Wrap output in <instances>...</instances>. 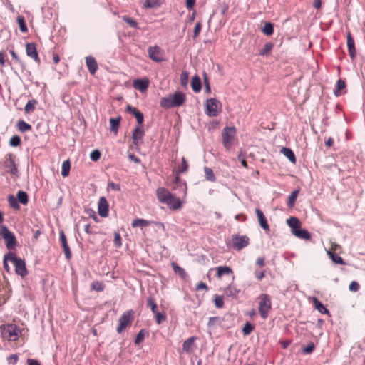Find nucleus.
Segmentation results:
<instances>
[{
  "label": "nucleus",
  "mask_w": 365,
  "mask_h": 365,
  "mask_svg": "<svg viewBox=\"0 0 365 365\" xmlns=\"http://www.w3.org/2000/svg\"><path fill=\"white\" fill-rule=\"evenodd\" d=\"M92 289L98 292H101L104 289V285L101 282H94L92 283Z\"/></svg>",
  "instance_id": "nucleus-60"
},
{
  "label": "nucleus",
  "mask_w": 365,
  "mask_h": 365,
  "mask_svg": "<svg viewBox=\"0 0 365 365\" xmlns=\"http://www.w3.org/2000/svg\"><path fill=\"white\" fill-rule=\"evenodd\" d=\"M113 242L115 246L118 248L122 245L121 237L118 232L115 233Z\"/></svg>",
  "instance_id": "nucleus-59"
},
{
  "label": "nucleus",
  "mask_w": 365,
  "mask_h": 365,
  "mask_svg": "<svg viewBox=\"0 0 365 365\" xmlns=\"http://www.w3.org/2000/svg\"><path fill=\"white\" fill-rule=\"evenodd\" d=\"M133 319V311L124 312L119 318V325L116 329L118 334H121L130 325Z\"/></svg>",
  "instance_id": "nucleus-7"
},
{
  "label": "nucleus",
  "mask_w": 365,
  "mask_h": 365,
  "mask_svg": "<svg viewBox=\"0 0 365 365\" xmlns=\"http://www.w3.org/2000/svg\"><path fill=\"white\" fill-rule=\"evenodd\" d=\"M296 237L304 239L309 240L311 237L310 233L305 229H301L300 227L294 230V232H292Z\"/></svg>",
  "instance_id": "nucleus-27"
},
{
  "label": "nucleus",
  "mask_w": 365,
  "mask_h": 365,
  "mask_svg": "<svg viewBox=\"0 0 365 365\" xmlns=\"http://www.w3.org/2000/svg\"><path fill=\"white\" fill-rule=\"evenodd\" d=\"M255 212L260 227L265 231H269V226L262 211L260 209L257 208L255 210Z\"/></svg>",
  "instance_id": "nucleus-18"
},
{
  "label": "nucleus",
  "mask_w": 365,
  "mask_h": 365,
  "mask_svg": "<svg viewBox=\"0 0 365 365\" xmlns=\"http://www.w3.org/2000/svg\"><path fill=\"white\" fill-rule=\"evenodd\" d=\"M26 51L28 56L34 59L36 62H40L36 48L34 43H27L26 45Z\"/></svg>",
  "instance_id": "nucleus-16"
},
{
  "label": "nucleus",
  "mask_w": 365,
  "mask_h": 365,
  "mask_svg": "<svg viewBox=\"0 0 365 365\" xmlns=\"http://www.w3.org/2000/svg\"><path fill=\"white\" fill-rule=\"evenodd\" d=\"M347 46L349 50V56L351 58H354L356 56V49L354 46V41L351 34L349 33L347 36Z\"/></svg>",
  "instance_id": "nucleus-23"
},
{
  "label": "nucleus",
  "mask_w": 365,
  "mask_h": 365,
  "mask_svg": "<svg viewBox=\"0 0 365 365\" xmlns=\"http://www.w3.org/2000/svg\"><path fill=\"white\" fill-rule=\"evenodd\" d=\"M108 189L114 191H120V185L113 182H109L108 183Z\"/></svg>",
  "instance_id": "nucleus-61"
},
{
  "label": "nucleus",
  "mask_w": 365,
  "mask_h": 365,
  "mask_svg": "<svg viewBox=\"0 0 365 365\" xmlns=\"http://www.w3.org/2000/svg\"><path fill=\"white\" fill-rule=\"evenodd\" d=\"M281 152H282V153L284 154V156H286L290 160V162H292V163H296L295 155H294V152L290 148H282L281 150Z\"/></svg>",
  "instance_id": "nucleus-30"
},
{
  "label": "nucleus",
  "mask_w": 365,
  "mask_h": 365,
  "mask_svg": "<svg viewBox=\"0 0 365 365\" xmlns=\"http://www.w3.org/2000/svg\"><path fill=\"white\" fill-rule=\"evenodd\" d=\"M262 32L267 36H271L274 33L273 24L270 22H266L264 27L262 29Z\"/></svg>",
  "instance_id": "nucleus-44"
},
{
  "label": "nucleus",
  "mask_w": 365,
  "mask_h": 365,
  "mask_svg": "<svg viewBox=\"0 0 365 365\" xmlns=\"http://www.w3.org/2000/svg\"><path fill=\"white\" fill-rule=\"evenodd\" d=\"M274 44L272 42H268L264 44L263 48L259 50V54L260 56H267L273 48Z\"/></svg>",
  "instance_id": "nucleus-37"
},
{
  "label": "nucleus",
  "mask_w": 365,
  "mask_h": 365,
  "mask_svg": "<svg viewBox=\"0 0 365 365\" xmlns=\"http://www.w3.org/2000/svg\"><path fill=\"white\" fill-rule=\"evenodd\" d=\"M101 155V153L98 150H94L91 153L90 158L93 161H97L100 159Z\"/></svg>",
  "instance_id": "nucleus-57"
},
{
  "label": "nucleus",
  "mask_w": 365,
  "mask_h": 365,
  "mask_svg": "<svg viewBox=\"0 0 365 365\" xmlns=\"http://www.w3.org/2000/svg\"><path fill=\"white\" fill-rule=\"evenodd\" d=\"M191 87L194 92L198 93L202 88L200 78L198 76L195 75L192 77L191 81Z\"/></svg>",
  "instance_id": "nucleus-26"
},
{
  "label": "nucleus",
  "mask_w": 365,
  "mask_h": 365,
  "mask_svg": "<svg viewBox=\"0 0 365 365\" xmlns=\"http://www.w3.org/2000/svg\"><path fill=\"white\" fill-rule=\"evenodd\" d=\"M1 165L4 168L6 173L16 177L19 176V170L15 163V155L12 153H8L4 156L1 162Z\"/></svg>",
  "instance_id": "nucleus-2"
},
{
  "label": "nucleus",
  "mask_w": 365,
  "mask_h": 365,
  "mask_svg": "<svg viewBox=\"0 0 365 365\" xmlns=\"http://www.w3.org/2000/svg\"><path fill=\"white\" fill-rule=\"evenodd\" d=\"M232 248L235 250H241L249 245V238L246 235H233L232 236Z\"/></svg>",
  "instance_id": "nucleus-8"
},
{
  "label": "nucleus",
  "mask_w": 365,
  "mask_h": 365,
  "mask_svg": "<svg viewBox=\"0 0 365 365\" xmlns=\"http://www.w3.org/2000/svg\"><path fill=\"white\" fill-rule=\"evenodd\" d=\"M172 195L173 194L168 190L164 187H158L156 190L158 200L163 204L166 202L168 198L171 197Z\"/></svg>",
  "instance_id": "nucleus-13"
},
{
  "label": "nucleus",
  "mask_w": 365,
  "mask_h": 365,
  "mask_svg": "<svg viewBox=\"0 0 365 365\" xmlns=\"http://www.w3.org/2000/svg\"><path fill=\"white\" fill-rule=\"evenodd\" d=\"M9 261L14 264L15 272L18 275L24 277L27 274L25 262L21 258H18L14 252H9Z\"/></svg>",
  "instance_id": "nucleus-4"
},
{
  "label": "nucleus",
  "mask_w": 365,
  "mask_h": 365,
  "mask_svg": "<svg viewBox=\"0 0 365 365\" xmlns=\"http://www.w3.org/2000/svg\"><path fill=\"white\" fill-rule=\"evenodd\" d=\"M287 225L292 229V232H294V230H297L300 227L301 222L296 217H291L287 220Z\"/></svg>",
  "instance_id": "nucleus-28"
},
{
  "label": "nucleus",
  "mask_w": 365,
  "mask_h": 365,
  "mask_svg": "<svg viewBox=\"0 0 365 365\" xmlns=\"http://www.w3.org/2000/svg\"><path fill=\"white\" fill-rule=\"evenodd\" d=\"M217 273L219 277H221L224 274H230L232 273L230 267L227 266H220L217 268Z\"/></svg>",
  "instance_id": "nucleus-40"
},
{
  "label": "nucleus",
  "mask_w": 365,
  "mask_h": 365,
  "mask_svg": "<svg viewBox=\"0 0 365 365\" xmlns=\"http://www.w3.org/2000/svg\"><path fill=\"white\" fill-rule=\"evenodd\" d=\"M150 224V221H148L144 219H139L137 218L132 222V227H140L141 228H143L145 227L148 226Z\"/></svg>",
  "instance_id": "nucleus-33"
},
{
  "label": "nucleus",
  "mask_w": 365,
  "mask_h": 365,
  "mask_svg": "<svg viewBox=\"0 0 365 365\" xmlns=\"http://www.w3.org/2000/svg\"><path fill=\"white\" fill-rule=\"evenodd\" d=\"M217 103L216 98H210L206 101V114L210 117H215L218 115L217 110Z\"/></svg>",
  "instance_id": "nucleus-10"
},
{
  "label": "nucleus",
  "mask_w": 365,
  "mask_h": 365,
  "mask_svg": "<svg viewBox=\"0 0 365 365\" xmlns=\"http://www.w3.org/2000/svg\"><path fill=\"white\" fill-rule=\"evenodd\" d=\"M36 101L35 100L29 101L26 104L24 110L26 113H30L35 109V104Z\"/></svg>",
  "instance_id": "nucleus-53"
},
{
  "label": "nucleus",
  "mask_w": 365,
  "mask_h": 365,
  "mask_svg": "<svg viewBox=\"0 0 365 365\" xmlns=\"http://www.w3.org/2000/svg\"><path fill=\"white\" fill-rule=\"evenodd\" d=\"M201 28H202V25L200 22H197L195 26V28H194V38L197 37L200 31H201Z\"/></svg>",
  "instance_id": "nucleus-64"
},
{
  "label": "nucleus",
  "mask_w": 365,
  "mask_h": 365,
  "mask_svg": "<svg viewBox=\"0 0 365 365\" xmlns=\"http://www.w3.org/2000/svg\"><path fill=\"white\" fill-rule=\"evenodd\" d=\"M145 135V131L141 126H136L132 133L133 143L135 145L138 146L140 143V140Z\"/></svg>",
  "instance_id": "nucleus-12"
},
{
  "label": "nucleus",
  "mask_w": 365,
  "mask_h": 365,
  "mask_svg": "<svg viewBox=\"0 0 365 365\" xmlns=\"http://www.w3.org/2000/svg\"><path fill=\"white\" fill-rule=\"evenodd\" d=\"M60 241L63 249V252L67 259H70L71 257V252L68 245L66 235L63 231L60 232Z\"/></svg>",
  "instance_id": "nucleus-20"
},
{
  "label": "nucleus",
  "mask_w": 365,
  "mask_h": 365,
  "mask_svg": "<svg viewBox=\"0 0 365 365\" xmlns=\"http://www.w3.org/2000/svg\"><path fill=\"white\" fill-rule=\"evenodd\" d=\"M149 86V81L147 78H137L133 81V87L140 92L145 91Z\"/></svg>",
  "instance_id": "nucleus-15"
},
{
  "label": "nucleus",
  "mask_w": 365,
  "mask_h": 365,
  "mask_svg": "<svg viewBox=\"0 0 365 365\" xmlns=\"http://www.w3.org/2000/svg\"><path fill=\"white\" fill-rule=\"evenodd\" d=\"M8 202L11 207L15 210H19L20 208L17 198L14 197L13 195L9 196Z\"/></svg>",
  "instance_id": "nucleus-49"
},
{
  "label": "nucleus",
  "mask_w": 365,
  "mask_h": 365,
  "mask_svg": "<svg viewBox=\"0 0 365 365\" xmlns=\"http://www.w3.org/2000/svg\"><path fill=\"white\" fill-rule=\"evenodd\" d=\"M17 23L19 26L20 31L23 33H26L28 31L27 26L26 24L25 19L23 16H19L16 19Z\"/></svg>",
  "instance_id": "nucleus-46"
},
{
  "label": "nucleus",
  "mask_w": 365,
  "mask_h": 365,
  "mask_svg": "<svg viewBox=\"0 0 365 365\" xmlns=\"http://www.w3.org/2000/svg\"><path fill=\"white\" fill-rule=\"evenodd\" d=\"M121 118L118 116L117 118H110V131L117 134L118 128L120 125Z\"/></svg>",
  "instance_id": "nucleus-29"
},
{
  "label": "nucleus",
  "mask_w": 365,
  "mask_h": 365,
  "mask_svg": "<svg viewBox=\"0 0 365 365\" xmlns=\"http://www.w3.org/2000/svg\"><path fill=\"white\" fill-rule=\"evenodd\" d=\"M123 20L126 22L130 27L134 29L138 28V24L132 18L128 16H123L122 17Z\"/></svg>",
  "instance_id": "nucleus-51"
},
{
  "label": "nucleus",
  "mask_w": 365,
  "mask_h": 365,
  "mask_svg": "<svg viewBox=\"0 0 365 365\" xmlns=\"http://www.w3.org/2000/svg\"><path fill=\"white\" fill-rule=\"evenodd\" d=\"M98 211L100 216L106 217L108 215L109 205L105 197H101L98 205Z\"/></svg>",
  "instance_id": "nucleus-11"
},
{
  "label": "nucleus",
  "mask_w": 365,
  "mask_h": 365,
  "mask_svg": "<svg viewBox=\"0 0 365 365\" xmlns=\"http://www.w3.org/2000/svg\"><path fill=\"white\" fill-rule=\"evenodd\" d=\"M328 255L329 257L331 259V260L335 263L338 264H345V262H344V259L338 255L334 252H332L331 251H329Z\"/></svg>",
  "instance_id": "nucleus-39"
},
{
  "label": "nucleus",
  "mask_w": 365,
  "mask_h": 365,
  "mask_svg": "<svg viewBox=\"0 0 365 365\" xmlns=\"http://www.w3.org/2000/svg\"><path fill=\"white\" fill-rule=\"evenodd\" d=\"M0 332L3 339L11 341H16L21 333L20 329L14 324L1 325Z\"/></svg>",
  "instance_id": "nucleus-1"
},
{
  "label": "nucleus",
  "mask_w": 365,
  "mask_h": 365,
  "mask_svg": "<svg viewBox=\"0 0 365 365\" xmlns=\"http://www.w3.org/2000/svg\"><path fill=\"white\" fill-rule=\"evenodd\" d=\"M299 193V190H295L291 192V194L289 195V196L288 197V201H287V206L289 207H292L294 205L296 199H297Z\"/></svg>",
  "instance_id": "nucleus-35"
},
{
  "label": "nucleus",
  "mask_w": 365,
  "mask_h": 365,
  "mask_svg": "<svg viewBox=\"0 0 365 365\" xmlns=\"http://www.w3.org/2000/svg\"><path fill=\"white\" fill-rule=\"evenodd\" d=\"M71 169V163L69 160H64L61 167V175L63 177H67L69 175Z\"/></svg>",
  "instance_id": "nucleus-36"
},
{
  "label": "nucleus",
  "mask_w": 365,
  "mask_h": 365,
  "mask_svg": "<svg viewBox=\"0 0 365 365\" xmlns=\"http://www.w3.org/2000/svg\"><path fill=\"white\" fill-rule=\"evenodd\" d=\"M240 292V289H238L235 285L230 284L224 289V293L227 297H236Z\"/></svg>",
  "instance_id": "nucleus-25"
},
{
  "label": "nucleus",
  "mask_w": 365,
  "mask_h": 365,
  "mask_svg": "<svg viewBox=\"0 0 365 365\" xmlns=\"http://www.w3.org/2000/svg\"><path fill=\"white\" fill-rule=\"evenodd\" d=\"M203 81H204L205 92L207 93H210L211 92V88H210L209 79H208V77H207L206 73H204V74H203Z\"/></svg>",
  "instance_id": "nucleus-56"
},
{
  "label": "nucleus",
  "mask_w": 365,
  "mask_h": 365,
  "mask_svg": "<svg viewBox=\"0 0 365 365\" xmlns=\"http://www.w3.org/2000/svg\"><path fill=\"white\" fill-rule=\"evenodd\" d=\"M17 128L20 132L25 133L30 130L31 129V126L24 120H19L17 122Z\"/></svg>",
  "instance_id": "nucleus-34"
},
{
  "label": "nucleus",
  "mask_w": 365,
  "mask_h": 365,
  "mask_svg": "<svg viewBox=\"0 0 365 365\" xmlns=\"http://www.w3.org/2000/svg\"><path fill=\"white\" fill-rule=\"evenodd\" d=\"M127 110L135 117L136 120L139 125L143 123L144 115L137 108L128 105L127 106Z\"/></svg>",
  "instance_id": "nucleus-21"
},
{
  "label": "nucleus",
  "mask_w": 365,
  "mask_h": 365,
  "mask_svg": "<svg viewBox=\"0 0 365 365\" xmlns=\"http://www.w3.org/2000/svg\"><path fill=\"white\" fill-rule=\"evenodd\" d=\"M173 105L174 107H180L183 105L185 101V95L180 91H177L172 95Z\"/></svg>",
  "instance_id": "nucleus-19"
},
{
  "label": "nucleus",
  "mask_w": 365,
  "mask_h": 365,
  "mask_svg": "<svg viewBox=\"0 0 365 365\" xmlns=\"http://www.w3.org/2000/svg\"><path fill=\"white\" fill-rule=\"evenodd\" d=\"M155 322L158 324H160L167 319L165 314L163 312H158L155 314Z\"/></svg>",
  "instance_id": "nucleus-52"
},
{
  "label": "nucleus",
  "mask_w": 365,
  "mask_h": 365,
  "mask_svg": "<svg viewBox=\"0 0 365 365\" xmlns=\"http://www.w3.org/2000/svg\"><path fill=\"white\" fill-rule=\"evenodd\" d=\"M236 134V128L235 127L226 126L222 132L223 146L229 150L232 147V141Z\"/></svg>",
  "instance_id": "nucleus-6"
},
{
  "label": "nucleus",
  "mask_w": 365,
  "mask_h": 365,
  "mask_svg": "<svg viewBox=\"0 0 365 365\" xmlns=\"http://www.w3.org/2000/svg\"><path fill=\"white\" fill-rule=\"evenodd\" d=\"M314 304L315 308L322 314H329V311L319 301L317 298H314Z\"/></svg>",
  "instance_id": "nucleus-38"
},
{
  "label": "nucleus",
  "mask_w": 365,
  "mask_h": 365,
  "mask_svg": "<svg viewBox=\"0 0 365 365\" xmlns=\"http://www.w3.org/2000/svg\"><path fill=\"white\" fill-rule=\"evenodd\" d=\"M171 210H178L182 207V202L180 197H176L173 194L169 197L166 202L164 203Z\"/></svg>",
  "instance_id": "nucleus-14"
},
{
  "label": "nucleus",
  "mask_w": 365,
  "mask_h": 365,
  "mask_svg": "<svg viewBox=\"0 0 365 365\" xmlns=\"http://www.w3.org/2000/svg\"><path fill=\"white\" fill-rule=\"evenodd\" d=\"M187 168H188V165H187V160H185V158L184 157H182V163H181V166H180L179 172L185 173L187 170Z\"/></svg>",
  "instance_id": "nucleus-63"
},
{
  "label": "nucleus",
  "mask_w": 365,
  "mask_h": 365,
  "mask_svg": "<svg viewBox=\"0 0 365 365\" xmlns=\"http://www.w3.org/2000/svg\"><path fill=\"white\" fill-rule=\"evenodd\" d=\"M214 303L217 308H222L224 305L222 297L216 294L214 298Z\"/></svg>",
  "instance_id": "nucleus-55"
},
{
  "label": "nucleus",
  "mask_w": 365,
  "mask_h": 365,
  "mask_svg": "<svg viewBox=\"0 0 365 365\" xmlns=\"http://www.w3.org/2000/svg\"><path fill=\"white\" fill-rule=\"evenodd\" d=\"M205 176L206 180L210 182H215L216 180L215 175L212 171V170L208 167L204 168Z\"/></svg>",
  "instance_id": "nucleus-41"
},
{
  "label": "nucleus",
  "mask_w": 365,
  "mask_h": 365,
  "mask_svg": "<svg viewBox=\"0 0 365 365\" xmlns=\"http://www.w3.org/2000/svg\"><path fill=\"white\" fill-rule=\"evenodd\" d=\"M346 87L345 81L342 79H339L336 82V88L334 90V93L335 96H339L341 94V91Z\"/></svg>",
  "instance_id": "nucleus-43"
},
{
  "label": "nucleus",
  "mask_w": 365,
  "mask_h": 365,
  "mask_svg": "<svg viewBox=\"0 0 365 365\" xmlns=\"http://www.w3.org/2000/svg\"><path fill=\"white\" fill-rule=\"evenodd\" d=\"M147 306L150 308L152 312L155 314L158 312V307L155 303V301L153 297H149L147 299Z\"/></svg>",
  "instance_id": "nucleus-42"
},
{
  "label": "nucleus",
  "mask_w": 365,
  "mask_h": 365,
  "mask_svg": "<svg viewBox=\"0 0 365 365\" xmlns=\"http://www.w3.org/2000/svg\"><path fill=\"white\" fill-rule=\"evenodd\" d=\"M16 198L18 201L22 205H25L29 202V197L26 192L19 190L16 194Z\"/></svg>",
  "instance_id": "nucleus-32"
},
{
  "label": "nucleus",
  "mask_w": 365,
  "mask_h": 365,
  "mask_svg": "<svg viewBox=\"0 0 365 365\" xmlns=\"http://www.w3.org/2000/svg\"><path fill=\"white\" fill-rule=\"evenodd\" d=\"M148 334V331L145 329H141L136 335L135 339V344H140L145 339V335Z\"/></svg>",
  "instance_id": "nucleus-47"
},
{
  "label": "nucleus",
  "mask_w": 365,
  "mask_h": 365,
  "mask_svg": "<svg viewBox=\"0 0 365 365\" xmlns=\"http://www.w3.org/2000/svg\"><path fill=\"white\" fill-rule=\"evenodd\" d=\"M224 318H222L220 317H210L207 327L210 328H215L217 326L225 327V325L223 324Z\"/></svg>",
  "instance_id": "nucleus-22"
},
{
  "label": "nucleus",
  "mask_w": 365,
  "mask_h": 365,
  "mask_svg": "<svg viewBox=\"0 0 365 365\" xmlns=\"http://www.w3.org/2000/svg\"><path fill=\"white\" fill-rule=\"evenodd\" d=\"M255 329V326L249 322H247L245 324H244V327H242V333L245 336H248L249 334H250L252 333V331Z\"/></svg>",
  "instance_id": "nucleus-45"
},
{
  "label": "nucleus",
  "mask_w": 365,
  "mask_h": 365,
  "mask_svg": "<svg viewBox=\"0 0 365 365\" xmlns=\"http://www.w3.org/2000/svg\"><path fill=\"white\" fill-rule=\"evenodd\" d=\"M86 64L89 73L92 75L95 74L98 70V63L94 57L88 56L86 57Z\"/></svg>",
  "instance_id": "nucleus-17"
},
{
  "label": "nucleus",
  "mask_w": 365,
  "mask_h": 365,
  "mask_svg": "<svg viewBox=\"0 0 365 365\" xmlns=\"http://www.w3.org/2000/svg\"><path fill=\"white\" fill-rule=\"evenodd\" d=\"M21 138L18 135H14L11 138L9 144L12 147H17L21 144Z\"/></svg>",
  "instance_id": "nucleus-54"
},
{
  "label": "nucleus",
  "mask_w": 365,
  "mask_h": 365,
  "mask_svg": "<svg viewBox=\"0 0 365 365\" xmlns=\"http://www.w3.org/2000/svg\"><path fill=\"white\" fill-rule=\"evenodd\" d=\"M160 6V0H145L144 6L145 8H156Z\"/></svg>",
  "instance_id": "nucleus-50"
},
{
  "label": "nucleus",
  "mask_w": 365,
  "mask_h": 365,
  "mask_svg": "<svg viewBox=\"0 0 365 365\" xmlns=\"http://www.w3.org/2000/svg\"><path fill=\"white\" fill-rule=\"evenodd\" d=\"M259 299V312L261 317L265 319L267 318L269 312L272 308L271 299L267 294H260Z\"/></svg>",
  "instance_id": "nucleus-3"
},
{
  "label": "nucleus",
  "mask_w": 365,
  "mask_h": 365,
  "mask_svg": "<svg viewBox=\"0 0 365 365\" xmlns=\"http://www.w3.org/2000/svg\"><path fill=\"white\" fill-rule=\"evenodd\" d=\"M148 53L149 58L155 62L159 63L163 60V51L158 46H150L148 48Z\"/></svg>",
  "instance_id": "nucleus-9"
},
{
  "label": "nucleus",
  "mask_w": 365,
  "mask_h": 365,
  "mask_svg": "<svg viewBox=\"0 0 365 365\" xmlns=\"http://www.w3.org/2000/svg\"><path fill=\"white\" fill-rule=\"evenodd\" d=\"M173 99H172V95H169L165 97H163L160 99V106L163 108H174V106L173 105Z\"/></svg>",
  "instance_id": "nucleus-24"
},
{
  "label": "nucleus",
  "mask_w": 365,
  "mask_h": 365,
  "mask_svg": "<svg viewBox=\"0 0 365 365\" xmlns=\"http://www.w3.org/2000/svg\"><path fill=\"white\" fill-rule=\"evenodd\" d=\"M0 238H3L5 240L6 246L9 250L14 248L16 244V237L5 225L0 227Z\"/></svg>",
  "instance_id": "nucleus-5"
},
{
  "label": "nucleus",
  "mask_w": 365,
  "mask_h": 365,
  "mask_svg": "<svg viewBox=\"0 0 365 365\" xmlns=\"http://www.w3.org/2000/svg\"><path fill=\"white\" fill-rule=\"evenodd\" d=\"M314 349V344L310 342L306 347L303 348L302 353L304 354H311Z\"/></svg>",
  "instance_id": "nucleus-58"
},
{
  "label": "nucleus",
  "mask_w": 365,
  "mask_h": 365,
  "mask_svg": "<svg viewBox=\"0 0 365 365\" xmlns=\"http://www.w3.org/2000/svg\"><path fill=\"white\" fill-rule=\"evenodd\" d=\"M195 339V337H190L185 340L182 344V349L187 353L192 351V346Z\"/></svg>",
  "instance_id": "nucleus-31"
},
{
  "label": "nucleus",
  "mask_w": 365,
  "mask_h": 365,
  "mask_svg": "<svg viewBox=\"0 0 365 365\" xmlns=\"http://www.w3.org/2000/svg\"><path fill=\"white\" fill-rule=\"evenodd\" d=\"M188 82V73L187 72H182L180 76V83L182 86H186Z\"/></svg>",
  "instance_id": "nucleus-62"
},
{
  "label": "nucleus",
  "mask_w": 365,
  "mask_h": 365,
  "mask_svg": "<svg viewBox=\"0 0 365 365\" xmlns=\"http://www.w3.org/2000/svg\"><path fill=\"white\" fill-rule=\"evenodd\" d=\"M172 265H173V270L175 273L178 274L180 276H181L184 279L187 277V274L183 268L179 267L178 264H176L175 263H173Z\"/></svg>",
  "instance_id": "nucleus-48"
}]
</instances>
